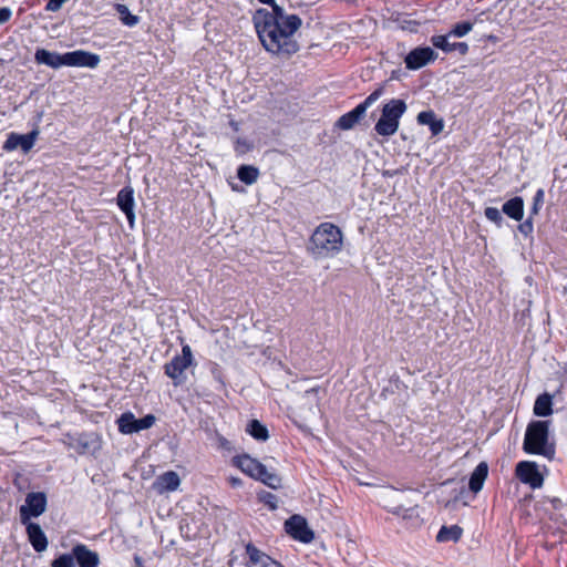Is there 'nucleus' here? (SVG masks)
I'll list each match as a JSON object with an SVG mask.
<instances>
[{
	"mask_svg": "<svg viewBox=\"0 0 567 567\" xmlns=\"http://www.w3.org/2000/svg\"><path fill=\"white\" fill-rule=\"evenodd\" d=\"M258 1L272 8L271 11L258 9L252 17L262 47L279 58H290L299 51L295 33L300 29L302 20L297 14H286L275 0Z\"/></svg>",
	"mask_w": 567,
	"mask_h": 567,
	"instance_id": "nucleus-1",
	"label": "nucleus"
},
{
	"mask_svg": "<svg viewBox=\"0 0 567 567\" xmlns=\"http://www.w3.org/2000/svg\"><path fill=\"white\" fill-rule=\"evenodd\" d=\"M343 248V233L334 224L321 223L312 233L307 246L316 258H332Z\"/></svg>",
	"mask_w": 567,
	"mask_h": 567,
	"instance_id": "nucleus-2",
	"label": "nucleus"
},
{
	"mask_svg": "<svg viewBox=\"0 0 567 567\" xmlns=\"http://www.w3.org/2000/svg\"><path fill=\"white\" fill-rule=\"evenodd\" d=\"M406 111L403 100L392 99L383 105L381 116L374 130L381 136H391L396 133L401 116Z\"/></svg>",
	"mask_w": 567,
	"mask_h": 567,
	"instance_id": "nucleus-3",
	"label": "nucleus"
},
{
	"mask_svg": "<svg viewBox=\"0 0 567 567\" xmlns=\"http://www.w3.org/2000/svg\"><path fill=\"white\" fill-rule=\"evenodd\" d=\"M548 440V424L545 421H534L526 430L524 439V451L530 454L546 455Z\"/></svg>",
	"mask_w": 567,
	"mask_h": 567,
	"instance_id": "nucleus-4",
	"label": "nucleus"
},
{
	"mask_svg": "<svg viewBox=\"0 0 567 567\" xmlns=\"http://www.w3.org/2000/svg\"><path fill=\"white\" fill-rule=\"evenodd\" d=\"M193 353L189 346L182 348V354L174 357L165 364V373L169 377L175 385H179L185 381L184 372L193 364Z\"/></svg>",
	"mask_w": 567,
	"mask_h": 567,
	"instance_id": "nucleus-5",
	"label": "nucleus"
},
{
	"mask_svg": "<svg viewBox=\"0 0 567 567\" xmlns=\"http://www.w3.org/2000/svg\"><path fill=\"white\" fill-rule=\"evenodd\" d=\"M383 86L378 87L362 103L358 104L352 111L340 116L336 124L337 127L341 130H351L362 118L368 107L383 94Z\"/></svg>",
	"mask_w": 567,
	"mask_h": 567,
	"instance_id": "nucleus-6",
	"label": "nucleus"
},
{
	"mask_svg": "<svg viewBox=\"0 0 567 567\" xmlns=\"http://www.w3.org/2000/svg\"><path fill=\"white\" fill-rule=\"evenodd\" d=\"M47 509V496L42 492L29 493L25 503L20 507V518L27 524L31 517H38Z\"/></svg>",
	"mask_w": 567,
	"mask_h": 567,
	"instance_id": "nucleus-7",
	"label": "nucleus"
},
{
	"mask_svg": "<svg viewBox=\"0 0 567 567\" xmlns=\"http://www.w3.org/2000/svg\"><path fill=\"white\" fill-rule=\"evenodd\" d=\"M285 529L293 539L305 544L311 543L315 538V534L309 528L307 520L300 515H292L287 519Z\"/></svg>",
	"mask_w": 567,
	"mask_h": 567,
	"instance_id": "nucleus-8",
	"label": "nucleus"
},
{
	"mask_svg": "<svg viewBox=\"0 0 567 567\" xmlns=\"http://www.w3.org/2000/svg\"><path fill=\"white\" fill-rule=\"evenodd\" d=\"M515 474L522 483L529 485L532 488H539L543 485L544 477L535 462H519L516 465Z\"/></svg>",
	"mask_w": 567,
	"mask_h": 567,
	"instance_id": "nucleus-9",
	"label": "nucleus"
},
{
	"mask_svg": "<svg viewBox=\"0 0 567 567\" xmlns=\"http://www.w3.org/2000/svg\"><path fill=\"white\" fill-rule=\"evenodd\" d=\"M38 135V130H33L28 134L11 133L8 135L6 142L3 143V150L7 152H12L17 148H20L23 153L27 154L34 146Z\"/></svg>",
	"mask_w": 567,
	"mask_h": 567,
	"instance_id": "nucleus-10",
	"label": "nucleus"
},
{
	"mask_svg": "<svg viewBox=\"0 0 567 567\" xmlns=\"http://www.w3.org/2000/svg\"><path fill=\"white\" fill-rule=\"evenodd\" d=\"M231 463L248 476L258 480L266 474V466L247 454L233 457Z\"/></svg>",
	"mask_w": 567,
	"mask_h": 567,
	"instance_id": "nucleus-11",
	"label": "nucleus"
},
{
	"mask_svg": "<svg viewBox=\"0 0 567 567\" xmlns=\"http://www.w3.org/2000/svg\"><path fill=\"white\" fill-rule=\"evenodd\" d=\"M100 61L101 60L97 54L83 50L66 52L64 59L66 66H79L90 69H95L100 64Z\"/></svg>",
	"mask_w": 567,
	"mask_h": 567,
	"instance_id": "nucleus-12",
	"label": "nucleus"
},
{
	"mask_svg": "<svg viewBox=\"0 0 567 567\" xmlns=\"http://www.w3.org/2000/svg\"><path fill=\"white\" fill-rule=\"evenodd\" d=\"M436 59V53L430 48H416L405 56V65L410 70H417L427 62Z\"/></svg>",
	"mask_w": 567,
	"mask_h": 567,
	"instance_id": "nucleus-13",
	"label": "nucleus"
},
{
	"mask_svg": "<svg viewBox=\"0 0 567 567\" xmlns=\"http://www.w3.org/2000/svg\"><path fill=\"white\" fill-rule=\"evenodd\" d=\"M117 205L125 213L130 227L133 228L135 223V214L133 212L134 198L132 188L126 187L118 193Z\"/></svg>",
	"mask_w": 567,
	"mask_h": 567,
	"instance_id": "nucleus-14",
	"label": "nucleus"
},
{
	"mask_svg": "<svg viewBox=\"0 0 567 567\" xmlns=\"http://www.w3.org/2000/svg\"><path fill=\"white\" fill-rule=\"evenodd\" d=\"M72 554L80 567H96L99 565V555L84 545L74 546Z\"/></svg>",
	"mask_w": 567,
	"mask_h": 567,
	"instance_id": "nucleus-15",
	"label": "nucleus"
},
{
	"mask_svg": "<svg viewBox=\"0 0 567 567\" xmlns=\"http://www.w3.org/2000/svg\"><path fill=\"white\" fill-rule=\"evenodd\" d=\"M27 534L30 543L37 551L41 553L47 549L48 539L39 524L28 522Z\"/></svg>",
	"mask_w": 567,
	"mask_h": 567,
	"instance_id": "nucleus-16",
	"label": "nucleus"
},
{
	"mask_svg": "<svg viewBox=\"0 0 567 567\" xmlns=\"http://www.w3.org/2000/svg\"><path fill=\"white\" fill-rule=\"evenodd\" d=\"M449 35H433L431 38V43L437 48L441 49L444 52H453L458 51L462 55L466 54L468 51V45L465 42H454L451 43L449 41Z\"/></svg>",
	"mask_w": 567,
	"mask_h": 567,
	"instance_id": "nucleus-17",
	"label": "nucleus"
},
{
	"mask_svg": "<svg viewBox=\"0 0 567 567\" xmlns=\"http://www.w3.org/2000/svg\"><path fill=\"white\" fill-rule=\"evenodd\" d=\"M179 476L177 473L169 471L158 476L153 484V487L158 493H164L167 491H175L179 486Z\"/></svg>",
	"mask_w": 567,
	"mask_h": 567,
	"instance_id": "nucleus-18",
	"label": "nucleus"
},
{
	"mask_svg": "<svg viewBox=\"0 0 567 567\" xmlns=\"http://www.w3.org/2000/svg\"><path fill=\"white\" fill-rule=\"evenodd\" d=\"M34 58L38 63L47 64L53 69H58L60 66L65 65V62H64L65 53L59 54V53L50 52L44 49H40L35 52Z\"/></svg>",
	"mask_w": 567,
	"mask_h": 567,
	"instance_id": "nucleus-19",
	"label": "nucleus"
},
{
	"mask_svg": "<svg viewBox=\"0 0 567 567\" xmlns=\"http://www.w3.org/2000/svg\"><path fill=\"white\" fill-rule=\"evenodd\" d=\"M487 475L488 465L485 462H481L471 474L468 482V487L474 494H477L482 489Z\"/></svg>",
	"mask_w": 567,
	"mask_h": 567,
	"instance_id": "nucleus-20",
	"label": "nucleus"
},
{
	"mask_svg": "<svg viewBox=\"0 0 567 567\" xmlns=\"http://www.w3.org/2000/svg\"><path fill=\"white\" fill-rule=\"evenodd\" d=\"M117 425L122 434H133L142 430V420H137L131 412H127L120 416Z\"/></svg>",
	"mask_w": 567,
	"mask_h": 567,
	"instance_id": "nucleus-21",
	"label": "nucleus"
},
{
	"mask_svg": "<svg viewBox=\"0 0 567 567\" xmlns=\"http://www.w3.org/2000/svg\"><path fill=\"white\" fill-rule=\"evenodd\" d=\"M417 123L421 125H429L433 135H439L444 128L442 118H436L433 111H423L417 114Z\"/></svg>",
	"mask_w": 567,
	"mask_h": 567,
	"instance_id": "nucleus-22",
	"label": "nucleus"
},
{
	"mask_svg": "<svg viewBox=\"0 0 567 567\" xmlns=\"http://www.w3.org/2000/svg\"><path fill=\"white\" fill-rule=\"evenodd\" d=\"M503 213L517 221L524 216V200L522 197H514L507 200L502 208Z\"/></svg>",
	"mask_w": 567,
	"mask_h": 567,
	"instance_id": "nucleus-23",
	"label": "nucleus"
},
{
	"mask_svg": "<svg viewBox=\"0 0 567 567\" xmlns=\"http://www.w3.org/2000/svg\"><path fill=\"white\" fill-rule=\"evenodd\" d=\"M551 404V395L543 393L535 401L534 413L538 416H548L553 413Z\"/></svg>",
	"mask_w": 567,
	"mask_h": 567,
	"instance_id": "nucleus-24",
	"label": "nucleus"
},
{
	"mask_svg": "<svg viewBox=\"0 0 567 567\" xmlns=\"http://www.w3.org/2000/svg\"><path fill=\"white\" fill-rule=\"evenodd\" d=\"M463 529L458 525L443 526L437 535V542H454L456 543L462 536Z\"/></svg>",
	"mask_w": 567,
	"mask_h": 567,
	"instance_id": "nucleus-25",
	"label": "nucleus"
},
{
	"mask_svg": "<svg viewBox=\"0 0 567 567\" xmlns=\"http://www.w3.org/2000/svg\"><path fill=\"white\" fill-rule=\"evenodd\" d=\"M393 515L401 517L402 519L410 522L412 525H416L420 522V516L415 507L404 508L403 506H396L388 509Z\"/></svg>",
	"mask_w": 567,
	"mask_h": 567,
	"instance_id": "nucleus-26",
	"label": "nucleus"
},
{
	"mask_svg": "<svg viewBox=\"0 0 567 567\" xmlns=\"http://www.w3.org/2000/svg\"><path fill=\"white\" fill-rule=\"evenodd\" d=\"M237 176L243 183L251 185L257 182L259 171L252 165H241L237 171Z\"/></svg>",
	"mask_w": 567,
	"mask_h": 567,
	"instance_id": "nucleus-27",
	"label": "nucleus"
},
{
	"mask_svg": "<svg viewBox=\"0 0 567 567\" xmlns=\"http://www.w3.org/2000/svg\"><path fill=\"white\" fill-rule=\"evenodd\" d=\"M246 431L258 441H266L269 437L268 430L258 420H251Z\"/></svg>",
	"mask_w": 567,
	"mask_h": 567,
	"instance_id": "nucleus-28",
	"label": "nucleus"
},
{
	"mask_svg": "<svg viewBox=\"0 0 567 567\" xmlns=\"http://www.w3.org/2000/svg\"><path fill=\"white\" fill-rule=\"evenodd\" d=\"M251 558L256 563H261V567H285L279 561L272 559L270 556L259 550L258 548H250Z\"/></svg>",
	"mask_w": 567,
	"mask_h": 567,
	"instance_id": "nucleus-29",
	"label": "nucleus"
},
{
	"mask_svg": "<svg viewBox=\"0 0 567 567\" xmlns=\"http://www.w3.org/2000/svg\"><path fill=\"white\" fill-rule=\"evenodd\" d=\"M80 444L84 452L91 451V450H97L101 445V439L97 434H91L86 437H82L80 441Z\"/></svg>",
	"mask_w": 567,
	"mask_h": 567,
	"instance_id": "nucleus-30",
	"label": "nucleus"
},
{
	"mask_svg": "<svg viewBox=\"0 0 567 567\" xmlns=\"http://www.w3.org/2000/svg\"><path fill=\"white\" fill-rule=\"evenodd\" d=\"M472 28L473 23L468 21L458 22L452 28V30L446 35L461 38L467 34L472 30Z\"/></svg>",
	"mask_w": 567,
	"mask_h": 567,
	"instance_id": "nucleus-31",
	"label": "nucleus"
},
{
	"mask_svg": "<svg viewBox=\"0 0 567 567\" xmlns=\"http://www.w3.org/2000/svg\"><path fill=\"white\" fill-rule=\"evenodd\" d=\"M270 488L277 489L281 486V478L276 473H270L266 470V474L258 478Z\"/></svg>",
	"mask_w": 567,
	"mask_h": 567,
	"instance_id": "nucleus-32",
	"label": "nucleus"
},
{
	"mask_svg": "<svg viewBox=\"0 0 567 567\" xmlns=\"http://www.w3.org/2000/svg\"><path fill=\"white\" fill-rule=\"evenodd\" d=\"M117 12L121 17V20L127 25H135L138 22V17L131 14L127 7L124 4L117 6Z\"/></svg>",
	"mask_w": 567,
	"mask_h": 567,
	"instance_id": "nucleus-33",
	"label": "nucleus"
},
{
	"mask_svg": "<svg viewBox=\"0 0 567 567\" xmlns=\"http://www.w3.org/2000/svg\"><path fill=\"white\" fill-rule=\"evenodd\" d=\"M234 148L238 155H244L252 150V143L247 138L237 137Z\"/></svg>",
	"mask_w": 567,
	"mask_h": 567,
	"instance_id": "nucleus-34",
	"label": "nucleus"
},
{
	"mask_svg": "<svg viewBox=\"0 0 567 567\" xmlns=\"http://www.w3.org/2000/svg\"><path fill=\"white\" fill-rule=\"evenodd\" d=\"M484 214H485V217L488 220L495 223L497 226L502 225L503 217H502L501 212L497 208H495V207H486Z\"/></svg>",
	"mask_w": 567,
	"mask_h": 567,
	"instance_id": "nucleus-35",
	"label": "nucleus"
},
{
	"mask_svg": "<svg viewBox=\"0 0 567 567\" xmlns=\"http://www.w3.org/2000/svg\"><path fill=\"white\" fill-rule=\"evenodd\" d=\"M52 567H74L73 556L62 555L52 561Z\"/></svg>",
	"mask_w": 567,
	"mask_h": 567,
	"instance_id": "nucleus-36",
	"label": "nucleus"
},
{
	"mask_svg": "<svg viewBox=\"0 0 567 567\" xmlns=\"http://www.w3.org/2000/svg\"><path fill=\"white\" fill-rule=\"evenodd\" d=\"M544 190L540 188L536 192L535 196H534V203H533V207H532V214L533 215H537L538 212H539V208L540 206L543 205L544 203Z\"/></svg>",
	"mask_w": 567,
	"mask_h": 567,
	"instance_id": "nucleus-37",
	"label": "nucleus"
},
{
	"mask_svg": "<svg viewBox=\"0 0 567 567\" xmlns=\"http://www.w3.org/2000/svg\"><path fill=\"white\" fill-rule=\"evenodd\" d=\"M66 0H49L47 4L48 11H58Z\"/></svg>",
	"mask_w": 567,
	"mask_h": 567,
	"instance_id": "nucleus-38",
	"label": "nucleus"
},
{
	"mask_svg": "<svg viewBox=\"0 0 567 567\" xmlns=\"http://www.w3.org/2000/svg\"><path fill=\"white\" fill-rule=\"evenodd\" d=\"M518 229L524 235H528V234H530L533 231V224H532L530 220H526V221H524L523 224H520L518 226Z\"/></svg>",
	"mask_w": 567,
	"mask_h": 567,
	"instance_id": "nucleus-39",
	"label": "nucleus"
},
{
	"mask_svg": "<svg viewBox=\"0 0 567 567\" xmlns=\"http://www.w3.org/2000/svg\"><path fill=\"white\" fill-rule=\"evenodd\" d=\"M250 548H257V547L254 546L252 544H247L246 545V554L249 557V565H248V567H261V563H256V561L252 560L251 551L249 550Z\"/></svg>",
	"mask_w": 567,
	"mask_h": 567,
	"instance_id": "nucleus-40",
	"label": "nucleus"
},
{
	"mask_svg": "<svg viewBox=\"0 0 567 567\" xmlns=\"http://www.w3.org/2000/svg\"><path fill=\"white\" fill-rule=\"evenodd\" d=\"M11 17V10L8 8L0 9V24L7 22Z\"/></svg>",
	"mask_w": 567,
	"mask_h": 567,
	"instance_id": "nucleus-41",
	"label": "nucleus"
},
{
	"mask_svg": "<svg viewBox=\"0 0 567 567\" xmlns=\"http://www.w3.org/2000/svg\"><path fill=\"white\" fill-rule=\"evenodd\" d=\"M155 423V416L153 414L144 415V430L150 429Z\"/></svg>",
	"mask_w": 567,
	"mask_h": 567,
	"instance_id": "nucleus-42",
	"label": "nucleus"
},
{
	"mask_svg": "<svg viewBox=\"0 0 567 567\" xmlns=\"http://www.w3.org/2000/svg\"><path fill=\"white\" fill-rule=\"evenodd\" d=\"M228 482L229 484L233 486V487H237V486H240L241 485V480L239 477H229L228 478Z\"/></svg>",
	"mask_w": 567,
	"mask_h": 567,
	"instance_id": "nucleus-43",
	"label": "nucleus"
},
{
	"mask_svg": "<svg viewBox=\"0 0 567 567\" xmlns=\"http://www.w3.org/2000/svg\"><path fill=\"white\" fill-rule=\"evenodd\" d=\"M267 497L268 499L266 501V503L269 504L272 509H275L277 507V505L272 502L276 499L275 495L268 493Z\"/></svg>",
	"mask_w": 567,
	"mask_h": 567,
	"instance_id": "nucleus-44",
	"label": "nucleus"
},
{
	"mask_svg": "<svg viewBox=\"0 0 567 567\" xmlns=\"http://www.w3.org/2000/svg\"><path fill=\"white\" fill-rule=\"evenodd\" d=\"M219 444H220V446H221V447L229 449V444H230V443H229V441H228V440H226L225 437H220V439H219Z\"/></svg>",
	"mask_w": 567,
	"mask_h": 567,
	"instance_id": "nucleus-45",
	"label": "nucleus"
},
{
	"mask_svg": "<svg viewBox=\"0 0 567 567\" xmlns=\"http://www.w3.org/2000/svg\"><path fill=\"white\" fill-rule=\"evenodd\" d=\"M229 125L233 127L234 131H239V125L237 122L230 121Z\"/></svg>",
	"mask_w": 567,
	"mask_h": 567,
	"instance_id": "nucleus-46",
	"label": "nucleus"
}]
</instances>
